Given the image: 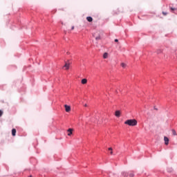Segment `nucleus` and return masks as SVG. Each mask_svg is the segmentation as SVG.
<instances>
[{
	"label": "nucleus",
	"mask_w": 177,
	"mask_h": 177,
	"mask_svg": "<svg viewBox=\"0 0 177 177\" xmlns=\"http://www.w3.org/2000/svg\"><path fill=\"white\" fill-rule=\"evenodd\" d=\"M103 57L104 59H107V57H109V53H104L103 55Z\"/></svg>",
	"instance_id": "9b49d317"
},
{
	"label": "nucleus",
	"mask_w": 177,
	"mask_h": 177,
	"mask_svg": "<svg viewBox=\"0 0 177 177\" xmlns=\"http://www.w3.org/2000/svg\"><path fill=\"white\" fill-rule=\"evenodd\" d=\"M115 117L120 118V116L121 115V112H120V111H116L115 113Z\"/></svg>",
	"instance_id": "0eeeda50"
},
{
	"label": "nucleus",
	"mask_w": 177,
	"mask_h": 177,
	"mask_svg": "<svg viewBox=\"0 0 177 177\" xmlns=\"http://www.w3.org/2000/svg\"><path fill=\"white\" fill-rule=\"evenodd\" d=\"M86 20L87 21H89V23L93 21V19L91 17H87Z\"/></svg>",
	"instance_id": "6e6552de"
},
{
	"label": "nucleus",
	"mask_w": 177,
	"mask_h": 177,
	"mask_svg": "<svg viewBox=\"0 0 177 177\" xmlns=\"http://www.w3.org/2000/svg\"><path fill=\"white\" fill-rule=\"evenodd\" d=\"M162 15H164V16H167V12H162Z\"/></svg>",
	"instance_id": "f3484780"
},
{
	"label": "nucleus",
	"mask_w": 177,
	"mask_h": 177,
	"mask_svg": "<svg viewBox=\"0 0 177 177\" xmlns=\"http://www.w3.org/2000/svg\"><path fill=\"white\" fill-rule=\"evenodd\" d=\"M171 10H175V9L174 8H171Z\"/></svg>",
	"instance_id": "412c9836"
},
{
	"label": "nucleus",
	"mask_w": 177,
	"mask_h": 177,
	"mask_svg": "<svg viewBox=\"0 0 177 177\" xmlns=\"http://www.w3.org/2000/svg\"><path fill=\"white\" fill-rule=\"evenodd\" d=\"M93 37H96L95 35H93Z\"/></svg>",
	"instance_id": "b1692460"
},
{
	"label": "nucleus",
	"mask_w": 177,
	"mask_h": 177,
	"mask_svg": "<svg viewBox=\"0 0 177 177\" xmlns=\"http://www.w3.org/2000/svg\"><path fill=\"white\" fill-rule=\"evenodd\" d=\"M95 39L96 41H99V39H100V35H99L98 37H95Z\"/></svg>",
	"instance_id": "dca6fc26"
},
{
	"label": "nucleus",
	"mask_w": 177,
	"mask_h": 177,
	"mask_svg": "<svg viewBox=\"0 0 177 177\" xmlns=\"http://www.w3.org/2000/svg\"><path fill=\"white\" fill-rule=\"evenodd\" d=\"M3 115V111L2 110H0V117H2Z\"/></svg>",
	"instance_id": "2eb2a0df"
},
{
	"label": "nucleus",
	"mask_w": 177,
	"mask_h": 177,
	"mask_svg": "<svg viewBox=\"0 0 177 177\" xmlns=\"http://www.w3.org/2000/svg\"><path fill=\"white\" fill-rule=\"evenodd\" d=\"M71 30H74V26H72Z\"/></svg>",
	"instance_id": "aec40b11"
},
{
	"label": "nucleus",
	"mask_w": 177,
	"mask_h": 177,
	"mask_svg": "<svg viewBox=\"0 0 177 177\" xmlns=\"http://www.w3.org/2000/svg\"><path fill=\"white\" fill-rule=\"evenodd\" d=\"M65 107V111H66V113H70V111H71V107L67 104L64 105Z\"/></svg>",
	"instance_id": "7ed1b4c3"
},
{
	"label": "nucleus",
	"mask_w": 177,
	"mask_h": 177,
	"mask_svg": "<svg viewBox=\"0 0 177 177\" xmlns=\"http://www.w3.org/2000/svg\"><path fill=\"white\" fill-rule=\"evenodd\" d=\"M108 150H109L110 154L113 155V148L109 147V148L108 149Z\"/></svg>",
	"instance_id": "ddd939ff"
},
{
	"label": "nucleus",
	"mask_w": 177,
	"mask_h": 177,
	"mask_svg": "<svg viewBox=\"0 0 177 177\" xmlns=\"http://www.w3.org/2000/svg\"><path fill=\"white\" fill-rule=\"evenodd\" d=\"M87 82H88V80L86 79L82 80V84L83 85H85V84H86Z\"/></svg>",
	"instance_id": "9d476101"
},
{
	"label": "nucleus",
	"mask_w": 177,
	"mask_h": 177,
	"mask_svg": "<svg viewBox=\"0 0 177 177\" xmlns=\"http://www.w3.org/2000/svg\"><path fill=\"white\" fill-rule=\"evenodd\" d=\"M121 66L123 68H125L127 67V64H125L124 63H122Z\"/></svg>",
	"instance_id": "4468645a"
},
{
	"label": "nucleus",
	"mask_w": 177,
	"mask_h": 177,
	"mask_svg": "<svg viewBox=\"0 0 177 177\" xmlns=\"http://www.w3.org/2000/svg\"><path fill=\"white\" fill-rule=\"evenodd\" d=\"M171 132H172V134L174 136H176V131H175L174 129L171 130Z\"/></svg>",
	"instance_id": "f8f14e48"
},
{
	"label": "nucleus",
	"mask_w": 177,
	"mask_h": 177,
	"mask_svg": "<svg viewBox=\"0 0 177 177\" xmlns=\"http://www.w3.org/2000/svg\"><path fill=\"white\" fill-rule=\"evenodd\" d=\"M115 42H118V39H115Z\"/></svg>",
	"instance_id": "a211bd4d"
},
{
	"label": "nucleus",
	"mask_w": 177,
	"mask_h": 177,
	"mask_svg": "<svg viewBox=\"0 0 177 177\" xmlns=\"http://www.w3.org/2000/svg\"><path fill=\"white\" fill-rule=\"evenodd\" d=\"M64 68H65V70H68L70 68V63H66Z\"/></svg>",
	"instance_id": "39448f33"
},
{
	"label": "nucleus",
	"mask_w": 177,
	"mask_h": 177,
	"mask_svg": "<svg viewBox=\"0 0 177 177\" xmlns=\"http://www.w3.org/2000/svg\"><path fill=\"white\" fill-rule=\"evenodd\" d=\"M73 135V129H68V136H71Z\"/></svg>",
	"instance_id": "423d86ee"
},
{
	"label": "nucleus",
	"mask_w": 177,
	"mask_h": 177,
	"mask_svg": "<svg viewBox=\"0 0 177 177\" xmlns=\"http://www.w3.org/2000/svg\"><path fill=\"white\" fill-rule=\"evenodd\" d=\"M12 136H16V129H12Z\"/></svg>",
	"instance_id": "1a4fd4ad"
},
{
	"label": "nucleus",
	"mask_w": 177,
	"mask_h": 177,
	"mask_svg": "<svg viewBox=\"0 0 177 177\" xmlns=\"http://www.w3.org/2000/svg\"><path fill=\"white\" fill-rule=\"evenodd\" d=\"M29 177H32V175H30Z\"/></svg>",
	"instance_id": "4be33fe9"
},
{
	"label": "nucleus",
	"mask_w": 177,
	"mask_h": 177,
	"mask_svg": "<svg viewBox=\"0 0 177 177\" xmlns=\"http://www.w3.org/2000/svg\"><path fill=\"white\" fill-rule=\"evenodd\" d=\"M84 107H88V105L86 104H85Z\"/></svg>",
	"instance_id": "6ab92c4d"
},
{
	"label": "nucleus",
	"mask_w": 177,
	"mask_h": 177,
	"mask_svg": "<svg viewBox=\"0 0 177 177\" xmlns=\"http://www.w3.org/2000/svg\"><path fill=\"white\" fill-rule=\"evenodd\" d=\"M164 141H165V145L166 146H168V145H169V139L166 136L164 137Z\"/></svg>",
	"instance_id": "20e7f679"
},
{
	"label": "nucleus",
	"mask_w": 177,
	"mask_h": 177,
	"mask_svg": "<svg viewBox=\"0 0 177 177\" xmlns=\"http://www.w3.org/2000/svg\"><path fill=\"white\" fill-rule=\"evenodd\" d=\"M122 175L124 177H133L135 176V174L133 173L130 172V173H127V172H123Z\"/></svg>",
	"instance_id": "f03ea898"
},
{
	"label": "nucleus",
	"mask_w": 177,
	"mask_h": 177,
	"mask_svg": "<svg viewBox=\"0 0 177 177\" xmlns=\"http://www.w3.org/2000/svg\"><path fill=\"white\" fill-rule=\"evenodd\" d=\"M126 125H129V127H136L138 125V121L135 119L127 120L124 122Z\"/></svg>",
	"instance_id": "f257e3e1"
},
{
	"label": "nucleus",
	"mask_w": 177,
	"mask_h": 177,
	"mask_svg": "<svg viewBox=\"0 0 177 177\" xmlns=\"http://www.w3.org/2000/svg\"><path fill=\"white\" fill-rule=\"evenodd\" d=\"M154 109H155V110H157V109H156V108H154Z\"/></svg>",
	"instance_id": "5701e85b"
}]
</instances>
